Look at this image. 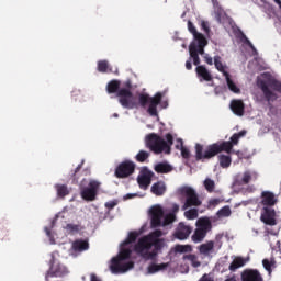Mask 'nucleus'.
Segmentation results:
<instances>
[{
	"label": "nucleus",
	"instance_id": "obj_61",
	"mask_svg": "<svg viewBox=\"0 0 281 281\" xmlns=\"http://www.w3.org/2000/svg\"><path fill=\"white\" fill-rule=\"evenodd\" d=\"M212 3H216V0H212Z\"/></svg>",
	"mask_w": 281,
	"mask_h": 281
},
{
	"label": "nucleus",
	"instance_id": "obj_49",
	"mask_svg": "<svg viewBox=\"0 0 281 281\" xmlns=\"http://www.w3.org/2000/svg\"><path fill=\"white\" fill-rule=\"evenodd\" d=\"M67 229H69L70 232H78L80 228L78 225L67 224Z\"/></svg>",
	"mask_w": 281,
	"mask_h": 281
},
{
	"label": "nucleus",
	"instance_id": "obj_27",
	"mask_svg": "<svg viewBox=\"0 0 281 281\" xmlns=\"http://www.w3.org/2000/svg\"><path fill=\"white\" fill-rule=\"evenodd\" d=\"M190 60H193L195 67H201V57L196 54V48L194 46H189Z\"/></svg>",
	"mask_w": 281,
	"mask_h": 281
},
{
	"label": "nucleus",
	"instance_id": "obj_31",
	"mask_svg": "<svg viewBox=\"0 0 281 281\" xmlns=\"http://www.w3.org/2000/svg\"><path fill=\"white\" fill-rule=\"evenodd\" d=\"M226 80V85L229 89V91H232V93H240V88H238V86H236V83L234 82V80H232V77L228 75L227 77H225Z\"/></svg>",
	"mask_w": 281,
	"mask_h": 281
},
{
	"label": "nucleus",
	"instance_id": "obj_60",
	"mask_svg": "<svg viewBox=\"0 0 281 281\" xmlns=\"http://www.w3.org/2000/svg\"><path fill=\"white\" fill-rule=\"evenodd\" d=\"M46 234L49 236V229L46 228Z\"/></svg>",
	"mask_w": 281,
	"mask_h": 281
},
{
	"label": "nucleus",
	"instance_id": "obj_25",
	"mask_svg": "<svg viewBox=\"0 0 281 281\" xmlns=\"http://www.w3.org/2000/svg\"><path fill=\"white\" fill-rule=\"evenodd\" d=\"M154 170L158 175H168V172H172V167L168 162H159L155 165Z\"/></svg>",
	"mask_w": 281,
	"mask_h": 281
},
{
	"label": "nucleus",
	"instance_id": "obj_5",
	"mask_svg": "<svg viewBox=\"0 0 281 281\" xmlns=\"http://www.w3.org/2000/svg\"><path fill=\"white\" fill-rule=\"evenodd\" d=\"M164 249V239H151L147 241H137L134 251L145 260H155L157 254Z\"/></svg>",
	"mask_w": 281,
	"mask_h": 281
},
{
	"label": "nucleus",
	"instance_id": "obj_43",
	"mask_svg": "<svg viewBox=\"0 0 281 281\" xmlns=\"http://www.w3.org/2000/svg\"><path fill=\"white\" fill-rule=\"evenodd\" d=\"M204 188L207 192H212L215 188H216V183L214 182V180L206 178L203 182Z\"/></svg>",
	"mask_w": 281,
	"mask_h": 281
},
{
	"label": "nucleus",
	"instance_id": "obj_19",
	"mask_svg": "<svg viewBox=\"0 0 281 281\" xmlns=\"http://www.w3.org/2000/svg\"><path fill=\"white\" fill-rule=\"evenodd\" d=\"M251 179L256 181L258 179V173L251 171H245L243 177H237L235 180L236 186H247Z\"/></svg>",
	"mask_w": 281,
	"mask_h": 281
},
{
	"label": "nucleus",
	"instance_id": "obj_40",
	"mask_svg": "<svg viewBox=\"0 0 281 281\" xmlns=\"http://www.w3.org/2000/svg\"><path fill=\"white\" fill-rule=\"evenodd\" d=\"M184 216L188 221H194V218H199V210L190 209L184 212Z\"/></svg>",
	"mask_w": 281,
	"mask_h": 281
},
{
	"label": "nucleus",
	"instance_id": "obj_54",
	"mask_svg": "<svg viewBox=\"0 0 281 281\" xmlns=\"http://www.w3.org/2000/svg\"><path fill=\"white\" fill-rule=\"evenodd\" d=\"M91 281H101L98 276L91 274Z\"/></svg>",
	"mask_w": 281,
	"mask_h": 281
},
{
	"label": "nucleus",
	"instance_id": "obj_10",
	"mask_svg": "<svg viewBox=\"0 0 281 281\" xmlns=\"http://www.w3.org/2000/svg\"><path fill=\"white\" fill-rule=\"evenodd\" d=\"M133 172H135V162L125 160L116 167L115 177L117 179H126V177H131Z\"/></svg>",
	"mask_w": 281,
	"mask_h": 281
},
{
	"label": "nucleus",
	"instance_id": "obj_36",
	"mask_svg": "<svg viewBox=\"0 0 281 281\" xmlns=\"http://www.w3.org/2000/svg\"><path fill=\"white\" fill-rule=\"evenodd\" d=\"M57 196L60 199H65L69 194V189L65 184H57L56 186Z\"/></svg>",
	"mask_w": 281,
	"mask_h": 281
},
{
	"label": "nucleus",
	"instance_id": "obj_57",
	"mask_svg": "<svg viewBox=\"0 0 281 281\" xmlns=\"http://www.w3.org/2000/svg\"><path fill=\"white\" fill-rule=\"evenodd\" d=\"M167 108H168L167 101L162 102V109H167Z\"/></svg>",
	"mask_w": 281,
	"mask_h": 281
},
{
	"label": "nucleus",
	"instance_id": "obj_53",
	"mask_svg": "<svg viewBox=\"0 0 281 281\" xmlns=\"http://www.w3.org/2000/svg\"><path fill=\"white\" fill-rule=\"evenodd\" d=\"M186 69H188V71L192 69V59L186 61Z\"/></svg>",
	"mask_w": 281,
	"mask_h": 281
},
{
	"label": "nucleus",
	"instance_id": "obj_58",
	"mask_svg": "<svg viewBox=\"0 0 281 281\" xmlns=\"http://www.w3.org/2000/svg\"><path fill=\"white\" fill-rule=\"evenodd\" d=\"M273 1H274V3H277V4L281 2V0H273Z\"/></svg>",
	"mask_w": 281,
	"mask_h": 281
},
{
	"label": "nucleus",
	"instance_id": "obj_52",
	"mask_svg": "<svg viewBox=\"0 0 281 281\" xmlns=\"http://www.w3.org/2000/svg\"><path fill=\"white\" fill-rule=\"evenodd\" d=\"M218 203H221L220 199L210 200V205H213V207H216V205H218Z\"/></svg>",
	"mask_w": 281,
	"mask_h": 281
},
{
	"label": "nucleus",
	"instance_id": "obj_63",
	"mask_svg": "<svg viewBox=\"0 0 281 281\" xmlns=\"http://www.w3.org/2000/svg\"><path fill=\"white\" fill-rule=\"evenodd\" d=\"M199 265H201V263L195 265V267H199Z\"/></svg>",
	"mask_w": 281,
	"mask_h": 281
},
{
	"label": "nucleus",
	"instance_id": "obj_24",
	"mask_svg": "<svg viewBox=\"0 0 281 281\" xmlns=\"http://www.w3.org/2000/svg\"><path fill=\"white\" fill-rule=\"evenodd\" d=\"M122 82H120V80L117 79H114V80H111L110 82H108L106 85V92L111 95L113 93H120V87H121Z\"/></svg>",
	"mask_w": 281,
	"mask_h": 281
},
{
	"label": "nucleus",
	"instance_id": "obj_48",
	"mask_svg": "<svg viewBox=\"0 0 281 281\" xmlns=\"http://www.w3.org/2000/svg\"><path fill=\"white\" fill-rule=\"evenodd\" d=\"M201 27L205 32V34H210V26L207 25V22L202 21Z\"/></svg>",
	"mask_w": 281,
	"mask_h": 281
},
{
	"label": "nucleus",
	"instance_id": "obj_37",
	"mask_svg": "<svg viewBox=\"0 0 281 281\" xmlns=\"http://www.w3.org/2000/svg\"><path fill=\"white\" fill-rule=\"evenodd\" d=\"M122 247L123 248H121V251L116 258L121 259V261L128 260V258H131V254H133V250H131V248H124V246Z\"/></svg>",
	"mask_w": 281,
	"mask_h": 281
},
{
	"label": "nucleus",
	"instance_id": "obj_28",
	"mask_svg": "<svg viewBox=\"0 0 281 281\" xmlns=\"http://www.w3.org/2000/svg\"><path fill=\"white\" fill-rule=\"evenodd\" d=\"M214 65H215V68L217 69V71L223 74L224 78L229 76V72H227V70H225L226 66L223 65V61H221V56L214 57Z\"/></svg>",
	"mask_w": 281,
	"mask_h": 281
},
{
	"label": "nucleus",
	"instance_id": "obj_34",
	"mask_svg": "<svg viewBox=\"0 0 281 281\" xmlns=\"http://www.w3.org/2000/svg\"><path fill=\"white\" fill-rule=\"evenodd\" d=\"M214 249V241H207L206 244H202L200 246V254H203V256H207L210 251Z\"/></svg>",
	"mask_w": 281,
	"mask_h": 281
},
{
	"label": "nucleus",
	"instance_id": "obj_29",
	"mask_svg": "<svg viewBox=\"0 0 281 281\" xmlns=\"http://www.w3.org/2000/svg\"><path fill=\"white\" fill-rule=\"evenodd\" d=\"M165 269H168V263H151L148 266V273H158V271H165Z\"/></svg>",
	"mask_w": 281,
	"mask_h": 281
},
{
	"label": "nucleus",
	"instance_id": "obj_9",
	"mask_svg": "<svg viewBox=\"0 0 281 281\" xmlns=\"http://www.w3.org/2000/svg\"><path fill=\"white\" fill-rule=\"evenodd\" d=\"M100 181L90 180L88 187H80V196L83 201H95L98 192L100 190Z\"/></svg>",
	"mask_w": 281,
	"mask_h": 281
},
{
	"label": "nucleus",
	"instance_id": "obj_8",
	"mask_svg": "<svg viewBox=\"0 0 281 281\" xmlns=\"http://www.w3.org/2000/svg\"><path fill=\"white\" fill-rule=\"evenodd\" d=\"M180 193L184 198V205L182 206V210H188V207H199L201 205L202 201L199 198V193L192 187H183L180 190Z\"/></svg>",
	"mask_w": 281,
	"mask_h": 281
},
{
	"label": "nucleus",
	"instance_id": "obj_46",
	"mask_svg": "<svg viewBox=\"0 0 281 281\" xmlns=\"http://www.w3.org/2000/svg\"><path fill=\"white\" fill-rule=\"evenodd\" d=\"M83 164H85V161H82L80 165H78L77 168L75 169L72 176H71L75 183H78V180L80 179L78 173L80 172V170H82V165Z\"/></svg>",
	"mask_w": 281,
	"mask_h": 281
},
{
	"label": "nucleus",
	"instance_id": "obj_35",
	"mask_svg": "<svg viewBox=\"0 0 281 281\" xmlns=\"http://www.w3.org/2000/svg\"><path fill=\"white\" fill-rule=\"evenodd\" d=\"M178 142L180 145H176L177 150H181L183 159H190V149L183 147V140L181 138H179Z\"/></svg>",
	"mask_w": 281,
	"mask_h": 281
},
{
	"label": "nucleus",
	"instance_id": "obj_44",
	"mask_svg": "<svg viewBox=\"0 0 281 281\" xmlns=\"http://www.w3.org/2000/svg\"><path fill=\"white\" fill-rule=\"evenodd\" d=\"M262 265L266 271H268V273L271 274V267H276V260L269 261V259H263Z\"/></svg>",
	"mask_w": 281,
	"mask_h": 281
},
{
	"label": "nucleus",
	"instance_id": "obj_30",
	"mask_svg": "<svg viewBox=\"0 0 281 281\" xmlns=\"http://www.w3.org/2000/svg\"><path fill=\"white\" fill-rule=\"evenodd\" d=\"M188 30L189 32L193 35V41H198L199 38H203L205 35H203V33H199L196 31V26H194V23H192V21H188Z\"/></svg>",
	"mask_w": 281,
	"mask_h": 281
},
{
	"label": "nucleus",
	"instance_id": "obj_12",
	"mask_svg": "<svg viewBox=\"0 0 281 281\" xmlns=\"http://www.w3.org/2000/svg\"><path fill=\"white\" fill-rule=\"evenodd\" d=\"M153 177L155 172L150 171L148 168H143L137 177V183L140 190H148V186L153 182Z\"/></svg>",
	"mask_w": 281,
	"mask_h": 281
},
{
	"label": "nucleus",
	"instance_id": "obj_15",
	"mask_svg": "<svg viewBox=\"0 0 281 281\" xmlns=\"http://www.w3.org/2000/svg\"><path fill=\"white\" fill-rule=\"evenodd\" d=\"M47 276H49L50 278H63V276H67V267L60 263H55L53 257L50 260V268L47 272Z\"/></svg>",
	"mask_w": 281,
	"mask_h": 281
},
{
	"label": "nucleus",
	"instance_id": "obj_14",
	"mask_svg": "<svg viewBox=\"0 0 281 281\" xmlns=\"http://www.w3.org/2000/svg\"><path fill=\"white\" fill-rule=\"evenodd\" d=\"M261 221L265 223V225H278V222L276 221V210L273 207L263 206Z\"/></svg>",
	"mask_w": 281,
	"mask_h": 281
},
{
	"label": "nucleus",
	"instance_id": "obj_7",
	"mask_svg": "<svg viewBox=\"0 0 281 281\" xmlns=\"http://www.w3.org/2000/svg\"><path fill=\"white\" fill-rule=\"evenodd\" d=\"M195 231L191 236V240L194 243H203L205 240V236H207L209 232H212V220L210 217L204 216L198 218L195 222Z\"/></svg>",
	"mask_w": 281,
	"mask_h": 281
},
{
	"label": "nucleus",
	"instance_id": "obj_13",
	"mask_svg": "<svg viewBox=\"0 0 281 281\" xmlns=\"http://www.w3.org/2000/svg\"><path fill=\"white\" fill-rule=\"evenodd\" d=\"M190 234H192V226L186 224V222H180L173 232V238H177V240H188Z\"/></svg>",
	"mask_w": 281,
	"mask_h": 281
},
{
	"label": "nucleus",
	"instance_id": "obj_23",
	"mask_svg": "<svg viewBox=\"0 0 281 281\" xmlns=\"http://www.w3.org/2000/svg\"><path fill=\"white\" fill-rule=\"evenodd\" d=\"M162 236H164V232H161V229H156V231L151 232L149 235L140 237L138 239V241H140V244H142V243H146L148 240H151V241L160 240L159 238H161Z\"/></svg>",
	"mask_w": 281,
	"mask_h": 281
},
{
	"label": "nucleus",
	"instance_id": "obj_16",
	"mask_svg": "<svg viewBox=\"0 0 281 281\" xmlns=\"http://www.w3.org/2000/svg\"><path fill=\"white\" fill-rule=\"evenodd\" d=\"M229 109L235 115H238L239 117L245 115V102L240 99H233L231 101Z\"/></svg>",
	"mask_w": 281,
	"mask_h": 281
},
{
	"label": "nucleus",
	"instance_id": "obj_26",
	"mask_svg": "<svg viewBox=\"0 0 281 281\" xmlns=\"http://www.w3.org/2000/svg\"><path fill=\"white\" fill-rule=\"evenodd\" d=\"M74 251H87L89 249V241L83 239H77L72 243Z\"/></svg>",
	"mask_w": 281,
	"mask_h": 281
},
{
	"label": "nucleus",
	"instance_id": "obj_59",
	"mask_svg": "<svg viewBox=\"0 0 281 281\" xmlns=\"http://www.w3.org/2000/svg\"><path fill=\"white\" fill-rule=\"evenodd\" d=\"M120 115L117 113H114V117H119Z\"/></svg>",
	"mask_w": 281,
	"mask_h": 281
},
{
	"label": "nucleus",
	"instance_id": "obj_39",
	"mask_svg": "<svg viewBox=\"0 0 281 281\" xmlns=\"http://www.w3.org/2000/svg\"><path fill=\"white\" fill-rule=\"evenodd\" d=\"M218 218H227L228 216H232V209L229 206H224L220 211H217Z\"/></svg>",
	"mask_w": 281,
	"mask_h": 281
},
{
	"label": "nucleus",
	"instance_id": "obj_22",
	"mask_svg": "<svg viewBox=\"0 0 281 281\" xmlns=\"http://www.w3.org/2000/svg\"><path fill=\"white\" fill-rule=\"evenodd\" d=\"M150 192L155 194V196H164V194H166V182L164 181L155 182L151 186Z\"/></svg>",
	"mask_w": 281,
	"mask_h": 281
},
{
	"label": "nucleus",
	"instance_id": "obj_3",
	"mask_svg": "<svg viewBox=\"0 0 281 281\" xmlns=\"http://www.w3.org/2000/svg\"><path fill=\"white\" fill-rule=\"evenodd\" d=\"M257 87L262 92L263 100L268 104L276 102L278 100V93H281V81L271 75H266L265 79H258Z\"/></svg>",
	"mask_w": 281,
	"mask_h": 281
},
{
	"label": "nucleus",
	"instance_id": "obj_17",
	"mask_svg": "<svg viewBox=\"0 0 281 281\" xmlns=\"http://www.w3.org/2000/svg\"><path fill=\"white\" fill-rule=\"evenodd\" d=\"M278 203V199H276V194L271 191H263L261 193V205L263 207H273Z\"/></svg>",
	"mask_w": 281,
	"mask_h": 281
},
{
	"label": "nucleus",
	"instance_id": "obj_1",
	"mask_svg": "<svg viewBox=\"0 0 281 281\" xmlns=\"http://www.w3.org/2000/svg\"><path fill=\"white\" fill-rule=\"evenodd\" d=\"M116 98H119V103L123 109H147V113L151 117H159V112L157 111V106L161 104V100L164 99V93L157 92L154 97H150L148 93H140L137 98L133 94L131 89L128 88H121L116 94Z\"/></svg>",
	"mask_w": 281,
	"mask_h": 281
},
{
	"label": "nucleus",
	"instance_id": "obj_51",
	"mask_svg": "<svg viewBox=\"0 0 281 281\" xmlns=\"http://www.w3.org/2000/svg\"><path fill=\"white\" fill-rule=\"evenodd\" d=\"M115 205H117V202H115V201H110V202L105 203V207L108 210H113V207H115Z\"/></svg>",
	"mask_w": 281,
	"mask_h": 281
},
{
	"label": "nucleus",
	"instance_id": "obj_38",
	"mask_svg": "<svg viewBox=\"0 0 281 281\" xmlns=\"http://www.w3.org/2000/svg\"><path fill=\"white\" fill-rule=\"evenodd\" d=\"M137 236H139L137 232H131L126 240L122 243V247H126L127 245L135 243V240H137Z\"/></svg>",
	"mask_w": 281,
	"mask_h": 281
},
{
	"label": "nucleus",
	"instance_id": "obj_47",
	"mask_svg": "<svg viewBox=\"0 0 281 281\" xmlns=\"http://www.w3.org/2000/svg\"><path fill=\"white\" fill-rule=\"evenodd\" d=\"M191 247L190 246H183V245H178L176 247V251H178L179 254H188V251H191Z\"/></svg>",
	"mask_w": 281,
	"mask_h": 281
},
{
	"label": "nucleus",
	"instance_id": "obj_55",
	"mask_svg": "<svg viewBox=\"0 0 281 281\" xmlns=\"http://www.w3.org/2000/svg\"><path fill=\"white\" fill-rule=\"evenodd\" d=\"M172 212H173V213H175V212H179V205L173 204V206H172Z\"/></svg>",
	"mask_w": 281,
	"mask_h": 281
},
{
	"label": "nucleus",
	"instance_id": "obj_50",
	"mask_svg": "<svg viewBox=\"0 0 281 281\" xmlns=\"http://www.w3.org/2000/svg\"><path fill=\"white\" fill-rule=\"evenodd\" d=\"M204 61L206 63V65H214V59H212V57L210 55H204Z\"/></svg>",
	"mask_w": 281,
	"mask_h": 281
},
{
	"label": "nucleus",
	"instance_id": "obj_6",
	"mask_svg": "<svg viewBox=\"0 0 281 281\" xmlns=\"http://www.w3.org/2000/svg\"><path fill=\"white\" fill-rule=\"evenodd\" d=\"M151 216V227H166L167 225H172L173 221H177V215L175 213H169L164 217V209L160 205L153 206L149 211ZM161 218H164L161 223Z\"/></svg>",
	"mask_w": 281,
	"mask_h": 281
},
{
	"label": "nucleus",
	"instance_id": "obj_11",
	"mask_svg": "<svg viewBox=\"0 0 281 281\" xmlns=\"http://www.w3.org/2000/svg\"><path fill=\"white\" fill-rule=\"evenodd\" d=\"M135 267V262L128 261L126 263H122V260L119 259L117 257L112 259V263L110 266V270L112 273L117 274V273H126V271L133 269Z\"/></svg>",
	"mask_w": 281,
	"mask_h": 281
},
{
	"label": "nucleus",
	"instance_id": "obj_18",
	"mask_svg": "<svg viewBox=\"0 0 281 281\" xmlns=\"http://www.w3.org/2000/svg\"><path fill=\"white\" fill-rule=\"evenodd\" d=\"M207 46V38L204 37H200L198 40H193L191 42V44L189 45V47H194L195 52L199 56H203V54H205V47Z\"/></svg>",
	"mask_w": 281,
	"mask_h": 281
},
{
	"label": "nucleus",
	"instance_id": "obj_33",
	"mask_svg": "<svg viewBox=\"0 0 281 281\" xmlns=\"http://www.w3.org/2000/svg\"><path fill=\"white\" fill-rule=\"evenodd\" d=\"M240 267H245V259L241 257H237L233 262L229 265V271H236V269H240Z\"/></svg>",
	"mask_w": 281,
	"mask_h": 281
},
{
	"label": "nucleus",
	"instance_id": "obj_41",
	"mask_svg": "<svg viewBox=\"0 0 281 281\" xmlns=\"http://www.w3.org/2000/svg\"><path fill=\"white\" fill-rule=\"evenodd\" d=\"M148 157H150V153H148L146 150H139L138 154L136 155L135 159L139 164H144V161H146V159H148Z\"/></svg>",
	"mask_w": 281,
	"mask_h": 281
},
{
	"label": "nucleus",
	"instance_id": "obj_2",
	"mask_svg": "<svg viewBox=\"0 0 281 281\" xmlns=\"http://www.w3.org/2000/svg\"><path fill=\"white\" fill-rule=\"evenodd\" d=\"M247 135L246 130H241L238 133H235L231 136L229 140H222L218 143H214L209 145L203 151V145L195 144V159L196 161H205V159H212L220 155V153H227L229 155L234 148V146H238V142H240L241 137Z\"/></svg>",
	"mask_w": 281,
	"mask_h": 281
},
{
	"label": "nucleus",
	"instance_id": "obj_32",
	"mask_svg": "<svg viewBox=\"0 0 281 281\" xmlns=\"http://www.w3.org/2000/svg\"><path fill=\"white\" fill-rule=\"evenodd\" d=\"M218 161H220L221 168H229V166H232V156L220 155Z\"/></svg>",
	"mask_w": 281,
	"mask_h": 281
},
{
	"label": "nucleus",
	"instance_id": "obj_56",
	"mask_svg": "<svg viewBox=\"0 0 281 281\" xmlns=\"http://www.w3.org/2000/svg\"><path fill=\"white\" fill-rule=\"evenodd\" d=\"M133 196H135V194L128 193V194L125 195V199H133Z\"/></svg>",
	"mask_w": 281,
	"mask_h": 281
},
{
	"label": "nucleus",
	"instance_id": "obj_45",
	"mask_svg": "<svg viewBox=\"0 0 281 281\" xmlns=\"http://www.w3.org/2000/svg\"><path fill=\"white\" fill-rule=\"evenodd\" d=\"M243 38H244L245 45H248V47L251 49V52L255 54V56H257L258 49H256V46H254V44L251 43V41H249L247 35L244 34Z\"/></svg>",
	"mask_w": 281,
	"mask_h": 281
},
{
	"label": "nucleus",
	"instance_id": "obj_21",
	"mask_svg": "<svg viewBox=\"0 0 281 281\" xmlns=\"http://www.w3.org/2000/svg\"><path fill=\"white\" fill-rule=\"evenodd\" d=\"M241 281H263L258 270H245L241 273Z\"/></svg>",
	"mask_w": 281,
	"mask_h": 281
},
{
	"label": "nucleus",
	"instance_id": "obj_42",
	"mask_svg": "<svg viewBox=\"0 0 281 281\" xmlns=\"http://www.w3.org/2000/svg\"><path fill=\"white\" fill-rule=\"evenodd\" d=\"M98 71L100 74H106L109 71V61L108 60H99L98 61Z\"/></svg>",
	"mask_w": 281,
	"mask_h": 281
},
{
	"label": "nucleus",
	"instance_id": "obj_62",
	"mask_svg": "<svg viewBox=\"0 0 281 281\" xmlns=\"http://www.w3.org/2000/svg\"><path fill=\"white\" fill-rule=\"evenodd\" d=\"M189 258H194V256L190 255Z\"/></svg>",
	"mask_w": 281,
	"mask_h": 281
},
{
	"label": "nucleus",
	"instance_id": "obj_20",
	"mask_svg": "<svg viewBox=\"0 0 281 281\" xmlns=\"http://www.w3.org/2000/svg\"><path fill=\"white\" fill-rule=\"evenodd\" d=\"M195 74H196L198 78H201L200 82H203V80L205 82H212V80H213L212 72H210V70H207V68L205 66H198L195 68Z\"/></svg>",
	"mask_w": 281,
	"mask_h": 281
},
{
	"label": "nucleus",
	"instance_id": "obj_4",
	"mask_svg": "<svg viewBox=\"0 0 281 281\" xmlns=\"http://www.w3.org/2000/svg\"><path fill=\"white\" fill-rule=\"evenodd\" d=\"M145 144L155 155H161V153L170 155L172 144H175V137L170 133L166 134V139L157 134H149L146 136Z\"/></svg>",
	"mask_w": 281,
	"mask_h": 281
}]
</instances>
